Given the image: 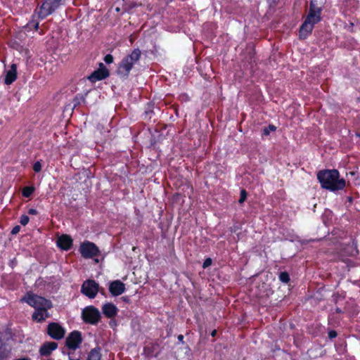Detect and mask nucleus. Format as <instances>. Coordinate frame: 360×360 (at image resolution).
<instances>
[{
  "label": "nucleus",
  "instance_id": "1",
  "mask_svg": "<svg viewBox=\"0 0 360 360\" xmlns=\"http://www.w3.org/2000/svg\"><path fill=\"white\" fill-rule=\"evenodd\" d=\"M21 300L36 309L32 315L35 321H41L49 316L47 310L52 306L49 300L32 293H27Z\"/></svg>",
  "mask_w": 360,
  "mask_h": 360
},
{
  "label": "nucleus",
  "instance_id": "2",
  "mask_svg": "<svg viewBox=\"0 0 360 360\" xmlns=\"http://www.w3.org/2000/svg\"><path fill=\"white\" fill-rule=\"evenodd\" d=\"M317 178L323 188L335 191L345 187V179H340L336 169L323 170L317 174Z\"/></svg>",
  "mask_w": 360,
  "mask_h": 360
},
{
  "label": "nucleus",
  "instance_id": "3",
  "mask_svg": "<svg viewBox=\"0 0 360 360\" xmlns=\"http://www.w3.org/2000/svg\"><path fill=\"white\" fill-rule=\"evenodd\" d=\"M140 55L139 50L132 51L129 56L122 60L118 68L117 73L122 77H127L132 68L131 63L129 64V60H139Z\"/></svg>",
  "mask_w": 360,
  "mask_h": 360
},
{
  "label": "nucleus",
  "instance_id": "4",
  "mask_svg": "<svg viewBox=\"0 0 360 360\" xmlns=\"http://www.w3.org/2000/svg\"><path fill=\"white\" fill-rule=\"evenodd\" d=\"M63 0H45L38 13L39 18H44L51 14L61 4Z\"/></svg>",
  "mask_w": 360,
  "mask_h": 360
},
{
  "label": "nucleus",
  "instance_id": "5",
  "mask_svg": "<svg viewBox=\"0 0 360 360\" xmlns=\"http://www.w3.org/2000/svg\"><path fill=\"white\" fill-rule=\"evenodd\" d=\"M82 319L85 322L95 324L96 323L101 317L99 311L94 307L89 306L86 307L82 311Z\"/></svg>",
  "mask_w": 360,
  "mask_h": 360
},
{
  "label": "nucleus",
  "instance_id": "6",
  "mask_svg": "<svg viewBox=\"0 0 360 360\" xmlns=\"http://www.w3.org/2000/svg\"><path fill=\"white\" fill-rule=\"evenodd\" d=\"M82 291L89 298H94L98 291V285L94 281L88 280L83 283Z\"/></svg>",
  "mask_w": 360,
  "mask_h": 360
},
{
  "label": "nucleus",
  "instance_id": "7",
  "mask_svg": "<svg viewBox=\"0 0 360 360\" xmlns=\"http://www.w3.org/2000/svg\"><path fill=\"white\" fill-rule=\"evenodd\" d=\"M80 252L83 257L91 258L97 255L98 249L93 243L86 242L81 245Z\"/></svg>",
  "mask_w": 360,
  "mask_h": 360
},
{
  "label": "nucleus",
  "instance_id": "8",
  "mask_svg": "<svg viewBox=\"0 0 360 360\" xmlns=\"http://www.w3.org/2000/svg\"><path fill=\"white\" fill-rule=\"evenodd\" d=\"M321 20V9L315 6L313 1L311 2L309 13L305 20L306 22H310L314 25Z\"/></svg>",
  "mask_w": 360,
  "mask_h": 360
},
{
  "label": "nucleus",
  "instance_id": "9",
  "mask_svg": "<svg viewBox=\"0 0 360 360\" xmlns=\"http://www.w3.org/2000/svg\"><path fill=\"white\" fill-rule=\"evenodd\" d=\"M109 75V72L103 63L99 64V68L89 77V79L92 82L106 78Z\"/></svg>",
  "mask_w": 360,
  "mask_h": 360
},
{
  "label": "nucleus",
  "instance_id": "10",
  "mask_svg": "<svg viewBox=\"0 0 360 360\" xmlns=\"http://www.w3.org/2000/svg\"><path fill=\"white\" fill-rule=\"evenodd\" d=\"M82 342L81 335L77 331L71 333L66 339V345L68 348L75 349Z\"/></svg>",
  "mask_w": 360,
  "mask_h": 360
},
{
  "label": "nucleus",
  "instance_id": "11",
  "mask_svg": "<svg viewBox=\"0 0 360 360\" xmlns=\"http://www.w3.org/2000/svg\"><path fill=\"white\" fill-rule=\"evenodd\" d=\"M48 333L51 338L59 340L64 336L65 330L58 323H53L49 325Z\"/></svg>",
  "mask_w": 360,
  "mask_h": 360
},
{
  "label": "nucleus",
  "instance_id": "12",
  "mask_svg": "<svg viewBox=\"0 0 360 360\" xmlns=\"http://www.w3.org/2000/svg\"><path fill=\"white\" fill-rule=\"evenodd\" d=\"M125 286L120 281H115L110 284L109 290L112 295L117 296L124 292Z\"/></svg>",
  "mask_w": 360,
  "mask_h": 360
},
{
  "label": "nucleus",
  "instance_id": "13",
  "mask_svg": "<svg viewBox=\"0 0 360 360\" xmlns=\"http://www.w3.org/2000/svg\"><path fill=\"white\" fill-rule=\"evenodd\" d=\"M103 313L108 318L114 317L117 313V308L112 303H105L102 307Z\"/></svg>",
  "mask_w": 360,
  "mask_h": 360
},
{
  "label": "nucleus",
  "instance_id": "14",
  "mask_svg": "<svg viewBox=\"0 0 360 360\" xmlns=\"http://www.w3.org/2000/svg\"><path fill=\"white\" fill-rule=\"evenodd\" d=\"M56 347L57 343L54 342H46L41 347L39 352L42 356H49Z\"/></svg>",
  "mask_w": 360,
  "mask_h": 360
},
{
  "label": "nucleus",
  "instance_id": "15",
  "mask_svg": "<svg viewBox=\"0 0 360 360\" xmlns=\"http://www.w3.org/2000/svg\"><path fill=\"white\" fill-rule=\"evenodd\" d=\"M72 243L71 238L67 235L59 237L57 241L58 245L63 250H68L72 245Z\"/></svg>",
  "mask_w": 360,
  "mask_h": 360
},
{
  "label": "nucleus",
  "instance_id": "16",
  "mask_svg": "<svg viewBox=\"0 0 360 360\" xmlns=\"http://www.w3.org/2000/svg\"><path fill=\"white\" fill-rule=\"evenodd\" d=\"M314 25L310 22L304 21L300 29V38L305 39L309 34H311Z\"/></svg>",
  "mask_w": 360,
  "mask_h": 360
},
{
  "label": "nucleus",
  "instance_id": "17",
  "mask_svg": "<svg viewBox=\"0 0 360 360\" xmlns=\"http://www.w3.org/2000/svg\"><path fill=\"white\" fill-rule=\"evenodd\" d=\"M17 77V67L16 65L13 64L11 69L7 72L5 77V83L6 84H11L14 82Z\"/></svg>",
  "mask_w": 360,
  "mask_h": 360
},
{
  "label": "nucleus",
  "instance_id": "18",
  "mask_svg": "<svg viewBox=\"0 0 360 360\" xmlns=\"http://www.w3.org/2000/svg\"><path fill=\"white\" fill-rule=\"evenodd\" d=\"M189 356V348L186 346L181 347L176 352V356L179 360H184Z\"/></svg>",
  "mask_w": 360,
  "mask_h": 360
},
{
  "label": "nucleus",
  "instance_id": "19",
  "mask_svg": "<svg viewBox=\"0 0 360 360\" xmlns=\"http://www.w3.org/2000/svg\"><path fill=\"white\" fill-rule=\"evenodd\" d=\"M34 191V187H25L22 190V195L26 197V198H28L30 197L33 191Z\"/></svg>",
  "mask_w": 360,
  "mask_h": 360
},
{
  "label": "nucleus",
  "instance_id": "20",
  "mask_svg": "<svg viewBox=\"0 0 360 360\" xmlns=\"http://www.w3.org/2000/svg\"><path fill=\"white\" fill-rule=\"evenodd\" d=\"M279 279L283 283H288L290 280L289 275L286 272H282L279 275Z\"/></svg>",
  "mask_w": 360,
  "mask_h": 360
},
{
  "label": "nucleus",
  "instance_id": "21",
  "mask_svg": "<svg viewBox=\"0 0 360 360\" xmlns=\"http://www.w3.org/2000/svg\"><path fill=\"white\" fill-rule=\"evenodd\" d=\"M276 127L274 125H269L268 128H265L264 129V135H269L270 131H274L276 130Z\"/></svg>",
  "mask_w": 360,
  "mask_h": 360
},
{
  "label": "nucleus",
  "instance_id": "22",
  "mask_svg": "<svg viewBox=\"0 0 360 360\" xmlns=\"http://www.w3.org/2000/svg\"><path fill=\"white\" fill-rule=\"evenodd\" d=\"M246 198H247V193L245 192V190H242L240 191V198L239 199V202L243 203L246 200Z\"/></svg>",
  "mask_w": 360,
  "mask_h": 360
},
{
  "label": "nucleus",
  "instance_id": "23",
  "mask_svg": "<svg viewBox=\"0 0 360 360\" xmlns=\"http://www.w3.org/2000/svg\"><path fill=\"white\" fill-rule=\"evenodd\" d=\"M29 222V217L26 215H22L20 218V224L23 226H25Z\"/></svg>",
  "mask_w": 360,
  "mask_h": 360
},
{
  "label": "nucleus",
  "instance_id": "24",
  "mask_svg": "<svg viewBox=\"0 0 360 360\" xmlns=\"http://www.w3.org/2000/svg\"><path fill=\"white\" fill-rule=\"evenodd\" d=\"M33 169L36 172H39L41 171V165L40 162H36L34 164Z\"/></svg>",
  "mask_w": 360,
  "mask_h": 360
},
{
  "label": "nucleus",
  "instance_id": "25",
  "mask_svg": "<svg viewBox=\"0 0 360 360\" xmlns=\"http://www.w3.org/2000/svg\"><path fill=\"white\" fill-rule=\"evenodd\" d=\"M104 60L106 63H112L113 62V57L110 54H108L105 56Z\"/></svg>",
  "mask_w": 360,
  "mask_h": 360
},
{
  "label": "nucleus",
  "instance_id": "26",
  "mask_svg": "<svg viewBox=\"0 0 360 360\" xmlns=\"http://www.w3.org/2000/svg\"><path fill=\"white\" fill-rule=\"evenodd\" d=\"M211 264H212V259L210 258H207L204 262L202 267L203 268H207V267L210 266Z\"/></svg>",
  "mask_w": 360,
  "mask_h": 360
},
{
  "label": "nucleus",
  "instance_id": "27",
  "mask_svg": "<svg viewBox=\"0 0 360 360\" xmlns=\"http://www.w3.org/2000/svg\"><path fill=\"white\" fill-rule=\"evenodd\" d=\"M328 336L330 338H334L337 336V333L334 330L330 331L328 333Z\"/></svg>",
  "mask_w": 360,
  "mask_h": 360
},
{
  "label": "nucleus",
  "instance_id": "28",
  "mask_svg": "<svg viewBox=\"0 0 360 360\" xmlns=\"http://www.w3.org/2000/svg\"><path fill=\"white\" fill-rule=\"evenodd\" d=\"M20 229V226H15V227L13 229V230H12L11 233H12L13 234H16V233H18L19 232Z\"/></svg>",
  "mask_w": 360,
  "mask_h": 360
},
{
  "label": "nucleus",
  "instance_id": "29",
  "mask_svg": "<svg viewBox=\"0 0 360 360\" xmlns=\"http://www.w3.org/2000/svg\"><path fill=\"white\" fill-rule=\"evenodd\" d=\"M28 214L35 215L37 214V210L34 208H31L28 210Z\"/></svg>",
  "mask_w": 360,
  "mask_h": 360
},
{
  "label": "nucleus",
  "instance_id": "30",
  "mask_svg": "<svg viewBox=\"0 0 360 360\" xmlns=\"http://www.w3.org/2000/svg\"><path fill=\"white\" fill-rule=\"evenodd\" d=\"M138 60H129V63H131V67H133V65L136 63Z\"/></svg>",
  "mask_w": 360,
  "mask_h": 360
},
{
  "label": "nucleus",
  "instance_id": "31",
  "mask_svg": "<svg viewBox=\"0 0 360 360\" xmlns=\"http://www.w3.org/2000/svg\"><path fill=\"white\" fill-rule=\"evenodd\" d=\"M216 333H217V331L214 330H213V331L212 332L211 335H212V336H213V337H214V336H215Z\"/></svg>",
  "mask_w": 360,
  "mask_h": 360
},
{
  "label": "nucleus",
  "instance_id": "32",
  "mask_svg": "<svg viewBox=\"0 0 360 360\" xmlns=\"http://www.w3.org/2000/svg\"><path fill=\"white\" fill-rule=\"evenodd\" d=\"M183 338H184L183 335H179L178 339L181 341L183 340Z\"/></svg>",
  "mask_w": 360,
  "mask_h": 360
},
{
  "label": "nucleus",
  "instance_id": "33",
  "mask_svg": "<svg viewBox=\"0 0 360 360\" xmlns=\"http://www.w3.org/2000/svg\"><path fill=\"white\" fill-rule=\"evenodd\" d=\"M349 175L354 176V172H351L349 173Z\"/></svg>",
  "mask_w": 360,
  "mask_h": 360
},
{
  "label": "nucleus",
  "instance_id": "34",
  "mask_svg": "<svg viewBox=\"0 0 360 360\" xmlns=\"http://www.w3.org/2000/svg\"><path fill=\"white\" fill-rule=\"evenodd\" d=\"M37 27H38V24H36V25H35V28L37 29Z\"/></svg>",
  "mask_w": 360,
  "mask_h": 360
},
{
  "label": "nucleus",
  "instance_id": "35",
  "mask_svg": "<svg viewBox=\"0 0 360 360\" xmlns=\"http://www.w3.org/2000/svg\"><path fill=\"white\" fill-rule=\"evenodd\" d=\"M0 356H2V353L0 352Z\"/></svg>",
  "mask_w": 360,
  "mask_h": 360
}]
</instances>
